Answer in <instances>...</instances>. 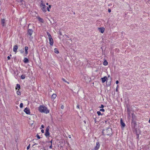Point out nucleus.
I'll use <instances>...</instances> for the list:
<instances>
[{
  "mask_svg": "<svg viewBox=\"0 0 150 150\" xmlns=\"http://www.w3.org/2000/svg\"><path fill=\"white\" fill-rule=\"evenodd\" d=\"M33 32V30L30 29H28L27 30V34L28 35L31 36L32 35Z\"/></svg>",
  "mask_w": 150,
  "mask_h": 150,
  "instance_id": "nucleus-5",
  "label": "nucleus"
},
{
  "mask_svg": "<svg viewBox=\"0 0 150 150\" xmlns=\"http://www.w3.org/2000/svg\"><path fill=\"white\" fill-rule=\"evenodd\" d=\"M49 43L51 46H52L54 43L52 37L49 38Z\"/></svg>",
  "mask_w": 150,
  "mask_h": 150,
  "instance_id": "nucleus-12",
  "label": "nucleus"
},
{
  "mask_svg": "<svg viewBox=\"0 0 150 150\" xmlns=\"http://www.w3.org/2000/svg\"><path fill=\"white\" fill-rule=\"evenodd\" d=\"M38 110L40 112L46 114L49 112V110H48L47 107L43 105H40L39 107Z\"/></svg>",
  "mask_w": 150,
  "mask_h": 150,
  "instance_id": "nucleus-2",
  "label": "nucleus"
},
{
  "mask_svg": "<svg viewBox=\"0 0 150 150\" xmlns=\"http://www.w3.org/2000/svg\"><path fill=\"white\" fill-rule=\"evenodd\" d=\"M23 62L24 63L26 64L29 62V60L27 58L25 57L23 60Z\"/></svg>",
  "mask_w": 150,
  "mask_h": 150,
  "instance_id": "nucleus-17",
  "label": "nucleus"
},
{
  "mask_svg": "<svg viewBox=\"0 0 150 150\" xmlns=\"http://www.w3.org/2000/svg\"><path fill=\"white\" fill-rule=\"evenodd\" d=\"M51 5H49L48 6V7H47V9L48 11H50V8H51Z\"/></svg>",
  "mask_w": 150,
  "mask_h": 150,
  "instance_id": "nucleus-27",
  "label": "nucleus"
},
{
  "mask_svg": "<svg viewBox=\"0 0 150 150\" xmlns=\"http://www.w3.org/2000/svg\"><path fill=\"white\" fill-rule=\"evenodd\" d=\"M25 75H22L21 76V78L22 79H25Z\"/></svg>",
  "mask_w": 150,
  "mask_h": 150,
  "instance_id": "nucleus-26",
  "label": "nucleus"
},
{
  "mask_svg": "<svg viewBox=\"0 0 150 150\" xmlns=\"http://www.w3.org/2000/svg\"><path fill=\"white\" fill-rule=\"evenodd\" d=\"M36 137L38 139H39L41 138L39 136V135L38 134H37L36 135Z\"/></svg>",
  "mask_w": 150,
  "mask_h": 150,
  "instance_id": "nucleus-38",
  "label": "nucleus"
},
{
  "mask_svg": "<svg viewBox=\"0 0 150 150\" xmlns=\"http://www.w3.org/2000/svg\"><path fill=\"white\" fill-rule=\"evenodd\" d=\"M7 59L8 60H10L11 59V58L10 57V56H8L7 57Z\"/></svg>",
  "mask_w": 150,
  "mask_h": 150,
  "instance_id": "nucleus-52",
  "label": "nucleus"
},
{
  "mask_svg": "<svg viewBox=\"0 0 150 150\" xmlns=\"http://www.w3.org/2000/svg\"><path fill=\"white\" fill-rule=\"evenodd\" d=\"M48 3H46V4L47 5H48Z\"/></svg>",
  "mask_w": 150,
  "mask_h": 150,
  "instance_id": "nucleus-63",
  "label": "nucleus"
},
{
  "mask_svg": "<svg viewBox=\"0 0 150 150\" xmlns=\"http://www.w3.org/2000/svg\"><path fill=\"white\" fill-rule=\"evenodd\" d=\"M102 135L105 136L106 135L111 136L112 134V129L109 127H106L105 129H103L102 130Z\"/></svg>",
  "mask_w": 150,
  "mask_h": 150,
  "instance_id": "nucleus-1",
  "label": "nucleus"
},
{
  "mask_svg": "<svg viewBox=\"0 0 150 150\" xmlns=\"http://www.w3.org/2000/svg\"><path fill=\"white\" fill-rule=\"evenodd\" d=\"M132 121H136L137 116L133 113L132 114Z\"/></svg>",
  "mask_w": 150,
  "mask_h": 150,
  "instance_id": "nucleus-8",
  "label": "nucleus"
},
{
  "mask_svg": "<svg viewBox=\"0 0 150 150\" xmlns=\"http://www.w3.org/2000/svg\"><path fill=\"white\" fill-rule=\"evenodd\" d=\"M20 51L21 53H23L24 52V50H21Z\"/></svg>",
  "mask_w": 150,
  "mask_h": 150,
  "instance_id": "nucleus-50",
  "label": "nucleus"
},
{
  "mask_svg": "<svg viewBox=\"0 0 150 150\" xmlns=\"http://www.w3.org/2000/svg\"><path fill=\"white\" fill-rule=\"evenodd\" d=\"M127 113H129V112H130V108L128 107H127Z\"/></svg>",
  "mask_w": 150,
  "mask_h": 150,
  "instance_id": "nucleus-31",
  "label": "nucleus"
},
{
  "mask_svg": "<svg viewBox=\"0 0 150 150\" xmlns=\"http://www.w3.org/2000/svg\"><path fill=\"white\" fill-rule=\"evenodd\" d=\"M1 23L3 27L6 26V20L4 18L1 19Z\"/></svg>",
  "mask_w": 150,
  "mask_h": 150,
  "instance_id": "nucleus-7",
  "label": "nucleus"
},
{
  "mask_svg": "<svg viewBox=\"0 0 150 150\" xmlns=\"http://www.w3.org/2000/svg\"><path fill=\"white\" fill-rule=\"evenodd\" d=\"M37 18L38 19L39 21L40 22L42 23H44V21L43 19L41 18L40 16H38Z\"/></svg>",
  "mask_w": 150,
  "mask_h": 150,
  "instance_id": "nucleus-16",
  "label": "nucleus"
},
{
  "mask_svg": "<svg viewBox=\"0 0 150 150\" xmlns=\"http://www.w3.org/2000/svg\"><path fill=\"white\" fill-rule=\"evenodd\" d=\"M18 48V46L17 45H15L13 47V52H16Z\"/></svg>",
  "mask_w": 150,
  "mask_h": 150,
  "instance_id": "nucleus-14",
  "label": "nucleus"
},
{
  "mask_svg": "<svg viewBox=\"0 0 150 150\" xmlns=\"http://www.w3.org/2000/svg\"><path fill=\"white\" fill-rule=\"evenodd\" d=\"M64 108V106L63 105H62L61 106V108L62 109H63Z\"/></svg>",
  "mask_w": 150,
  "mask_h": 150,
  "instance_id": "nucleus-48",
  "label": "nucleus"
},
{
  "mask_svg": "<svg viewBox=\"0 0 150 150\" xmlns=\"http://www.w3.org/2000/svg\"><path fill=\"white\" fill-rule=\"evenodd\" d=\"M50 128V127L49 126H47V128H46V129L45 131H48V132H49V131Z\"/></svg>",
  "mask_w": 150,
  "mask_h": 150,
  "instance_id": "nucleus-32",
  "label": "nucleus"
},
{
  "mask_svg": "<svg viewBox=\"0 0 150 150\" xmlns=\"http://www.w3.org/2000/svg\"><path fill=\"white\" fill-rule=\"evenodd\" d=\"M103 64L105 66L107 65L108 64V62L106 60H105L103 62Z\"/></svg>",
  "mask_w": 150,
  "mask_h": 150,
  "instance_id": "nucleus-24",
  "label": "nucleus"
},
{
  "mask_svg": "<svg viewBox=\"0 0 150 150\" xmlns=\"http://www.w3.org/2000/svg\"><path fill=\"white\" fill-rule=\"evenodd\" d=\"M93 117V119H94L95 122V123H97V122H98L99 121H96V118H94Z\"/></svg>",
  "mask_w": 150,
  "mask_h": 150,
  "instance_id": "nucleus-36",
  "label": "nucleus"
},
{
  "mask_svg": "<svg viewBox=\"0 0 150 150\" xmlns=\"http://www.w3.org/2000/svg\"><path fill=\"white\" fill-rule=\"evenodd\" d=\"M57 95L55 94H53L51 96V98L54 100L56 97Z\"/></svg>",
  "mask_w": 150,
  "mask_h": 150,
  "instance_id": "nucleus-20",
  "label": "nucleus"
},
{
  "mask_svg": "<svg viewBox=\"0 0 150 150\" xmlns=\"http://www.w3.org/2000/svg\"><path fill=\"white\" fill-rule=\"evenodd\" d=\"M131 124L132 128L133 129H134L136 128L135 127L137 125V122L136 121H131Z\"/></svg>",
  "mask_w": 150,
  "mask_h": 150,
  "instance_id": "nucleus-3",
  "label": "nucleus"
},
{
  "mask_svg": "<svg viewBox=\"0 0 150 150\" xmlns=\"http://www.w3.org/2000/svg\"><path fill=\"white\" fill-rule=\"evenodd\" d=\"M47 34L48 35L49 38L52 37V36L50 33L48 32H47Z\"/></svg>",
  "mask_w": 150,
  "mask_h": 150,
  "instance_id": "nucleus-29",
  "label": "nucleus"
},
{
  "mask_svg": "<svg viewBox=\"0 0 150 150\" xmlns=\"http://www.w3.org/2000/svg\"><path fill=\"white\" fill-rule=\"evenodd\" d=\"M108 79H109L110 80H111V77H110V75H108V76L107 80H108Z\"/></svg>",
  "mask_w": 150,
  "mask_h": 150,
  "instance_id": "nucleus-34",
  "label": "nucleus"
},
{
  "mask_svg": "<svg viewBox=\"0 0 150 150\" xmlns=\"http://www.w3.org/2000/svg\"><path fill=\"white\" fill-rule=\"evenodd\" d=\"M45 135L47 137H49L50 136V133L49 132L45 131Z\"/></svg>",
  "mask_w": 150,
  "mask_h": 150,
  "instance_id": "nucleus-18",
  "label": "nucleus"
},
{
  "mask_svg": "<svg viewBox=\"0 0 150 150\" xmlns=\"http://www.w3.org/2000/svg\"><path fill=\"white\" fill-rule=\"evenodd\" d=\"M76 107L77 108L79 109H80V107H79V105H78L77 106H76Z\"/></svg>",
  "mask_w": 150,
  "mask_h": 150,
  "instance_id": "nucleus-53",
  "label": "nucleus"
},
{
  "mask_svg": "<svg viewBox=\"0 0 150 150\" xmlns=\"http://www.w3.org/2000/svg\"><path fill=\"white\" fill-rule=\"evenodd\" d=\"M22 4H21L23 5H24V4H25V1H23L21 3Z\"/></svg>",
  "mask_w": 150,
  "mask_h": 150,
  "instance_id": "nucleus-55",
  "label": "nucleus"
},
{
  "mask_svg": "<svg viewBox=\"0 0 150 150\" xmlns=\"http://www.w3.org/2000/svg\"><path fill=\"white\" fill-rule=\"evenodd\" d=\"M23 107V104L21 103L20 104V107L21 108H22Z\"/></svg>",
  "mask_w": 150,
  "mask_h": 150,
  "instance_id": "nucleus-35",
  "label": "nucleus"
},
{
  "mask_svg": "<svg viewBox=\"0 0 150 150\" xmlns=\"http://www.w3.org/2000/svg\"><path fill=\"white\" fill-rule=\"evenodd\" d=\"M139 133H137V134H136V136H137V139H139Z\"/></svg>",
  "mask_w": 150,
  "mask_h": 150,
  "instance_id": "nucleus-39",
  "label": "nucleus"
},
{
  "mask_svg": "<svg viewBox=\"0 0 150 150\" xmlns=\"http://www.w3.org/2000/svg\"><path fill=\"white\" fill-rule=\"evenodd\" d=\"M97 113L98 115V116H100V115H102L103 114H102L100 111H98L97 112Z\"/></svg>",
  "mask_w": 150,
  "mask_h": 150,
  "instance_id": "nucleus-28",
  "label": "nucleus"
},
{
  "mask_svg": "<svg viewBox=\"0 0 150 150\" xmlns=\"http://www.w3.org/2000/svg\"><path fill=\"white\" fill-rule=\"evenodd\" d=\"M83 122H84L85 123V124H86V121L85 120H84L83 121Z\"/></svg>",
  "mask_w": 150,
  "mask_h": 150,
  "instance_id": "nucleus-62",
  "label": "nucleus"
},
{
  "mask_svg": "<svg viewBox=\"0 0 150 150\" xmlns=\"http://www.w3.org/2000/svg\"><path fill=\"white\" fill-rule=\"evenodd\" d=\"M30 144H29V145L27 147V150H28L29 149L30 147Z\"/></svg>",
  "mask_w": 150,
  "mask_h": 150,
  "instance_id": "nucleus-45",
  "label": "nucleus"
},
{
  "mask_svg": "<svg viewBox=\"0 0 150 150\" xmlns=\"http://www.w3.org/2000/svg\"><path fill=\"white\" fill-rule=\"evenodd\" d=\"M28 48L27 46H25V51H28Z\"/></svg>",
  "mask_w": 150,
  "mask_h": 150,
  "instance_id": "nucleus-33",
  "label": "nucleus"
},
{
  "mask_svg": "<svg viewBox=\"0 0 150 150\" xmlns=\"http://www.w3.org/2000/svg\"><path fill=\"white\" fill-rule=\"evenodd\" d=\"M107 76H105L103 78H101V80L102 82V83H104L105 81H107Z\"/></svg>",
  "mask_w": 150,
  "mask_h": 150,
  "instance_id": "nucleus-11",
  "label": "nucleus"
},
{
  "mask_svg": "<svg viewBox=\"0 0 150 150\" xmlns=\"http://www.w3.org/2000/svg\"><path fill=\"white\" fill-rule=\"evenodd\" d=\"M18 2L22 3L23 1V0H17Z\"/></svg>",
  "mask_w": 150,
  "mask_h": 150,
  "instance_id": "nucleus-42",
  "label": "nucleus"
},
{
  "mask_svg": "<svg viewBox=\"0 0 150 150\" xmlns=\"http://www.w3.org/2000/svg\"><path fill=\"white\" fill-rule=\"evenodd\" d=\"M24 111L27 114H30V110L27 107L25 108L24 110Z\"/></svg>",
  "mask_w": 150,
  "mask_h": 150,
  "instance_id": "nucleus-6",
  "label": "nucleus"
},
{
  "mask_svg": "<svg viewBox=\"0 0 150 150\" xmlns=\"http://www.w3.org/2000/svg\"><path fill=\"white\" fill-rule=\"evenodd\" d=\"M59 35H62V33L60 31H59Z\"/></svg>",
  "mask_w": 150,
  "mask_h": 150,
  "instance_id": "nucleus-56",
  "label": "nucleus"
},
{
  "mask_svg": "<svg viewBox=\"0 0 150 150\" xmlns=\"http://www.w3.org/2000/svg\"><path fill=\"white\" fill-rule=\"evenodd\" d=\"M53 141V140L52 139L50 141L48 142L51 143V144H52V142Z\"/></svg>",
  "mask_w": 150,
  "mask_h": 150,
  "instance_id": "nucleus-43",
  "label": "nucleus"
},
{
  "mask_svg": "<svg viewBox=\"0 0 150 150\" xmlns=\"http://www.w3.org/2000/svg\"><path fill=\"white\" fill-rule=\"evenodd\" d=\"M100 111H102V112H104L105 111V110L103 109V108H102V109H101L100 110Z\"/></svg>",
  "mask_w": 150,
  "mask_h": 150,
  "instance_id": "nucleus-40",
  "label": "nucleus"
},
{
  "mask_svg": "<svg viewBox=\"0 0 150 150\" xmlns=\"http://www.w3.org/2000/svg\"><path fill=\"white\" fill-rule=\"evenodd\" d=\"M20 88L21 86L20 84H17L16 85V86L15 88L17 90L18 89V90H19V89H20Z\"/></svg>",
  "mask_w": 150,
  "mask_h": 150,
  "instance_id": "nucleus-19",
  "label": "nucleus"
},
{
  "mask_svg": "<svg viewBox=\"0 0 150 150\" xmlns=\"http://www.w3.org/2000/svg\"><path fill=\"white\" fill-rule=\"evenodd\" d=\"M44 128V126L43 125H42L41 126V127H40V129H43Z\"/></svg>",
  "mask_w": 150,
  "mask_h": 150,
  "instance_id": "nucleus-44",
  "label": "nucleus"
},
{
  "mask_svg": "<svg viewBox=\"0 0 150 150\" xmlns=\"http://www.w3.org/2000/svg\"><path fill=\"white\" fill-rule=\"evenodd\" d=\"M111 80H110L108 82V81H106V85L107 86H109L111 84Z\"/></svg>",
  "mask_w": 150,
  "mask_h": 150,
  "instance_id": "nucleus-23",
  "label": "nucleus"
},
{
  "mask_svg": "<svg viewBox=\"0 0 150 150\" xmlns=\"http://www.w3.org/2000/svg\"><path fill=\"white\" fill-rule=\"evenodd\" d=\"M134 129V130L136 132V134H137V133H140V130H139V132H138L137 130V128H135V129Z\"/></svg>",
  "mask_w": 150,
  "mask_h": 150,
  "instance_id": "nucleus-25",
  "label": "nucleus"
},
{
  "mask_svg": "<svg viewBox=\"0 0 150 150\" xmlns=\"http://www.w3.org/2000/svg\"><path fill=\"white\" fill-rule=\"evenodd\" d=\"M104 123H106L107 122V120H105L104 121Z\"/></svg>",
  "mask_w": 150,
  "mask_h": 150,
  "instance_id": "nucleus-60",
  "label": "nucleus"
},
{
  "mask_svg": "<svg viewBox=\"0 0 150 150\" xmlns=\"http://www.w3.org/2000/svg\"><path fill=\"white\" fill-rule=\"evenodd\" d=\"M104 105H103V104H101V105L99 107V108H104Z\"/></svg>",
  "mask_w": 150,
  "mask_h": 150,
  "instance_id": "nucleus-41",
  "label": "nucleus"
},
{
  "mask_svg": "<svg viewBox=\"0 0 150 150\" xmlns=\"http://www.w3.org/2000/svg\"><path fill=\"white\" fill-rule=\"evenodd\" d=\"M41 132L42 133H44V129H42L41 130Z\"/></svg>",
  "mask_w": 150,
  "mask_h": 150,
  "instance_id": "nucleus-47",
  "label": "nucleus"
},
{
  "mask_svg": "<svg viewBox=\"0 0 150 150\" xmlns=\"http://www.w3.org/2000/svg\"><path fill=\"white\" fill-rule=\"evenodd\" d=\"M62 79L63 81H64L65 82H66L68 84L69 83L68 82H67V81H66L65 80V79H64V78H62Z\"/></svg>",
  "mask_w": 150,
  "mask_h": 150,
  "instance_id": "nucleus-37",
  "label": "nucleus"
},
{
  "mask_svg": "<svg viewBox=\"0 0 150 150\" xmlns=\"http://www.w3.org/2000/svg\"><path fill=\"white\" fill-rule=\"evenodd\" d=\"M98 29L100 32L101 33H103L105 30V29L103 28H99Z\"/></svg>",
  "mask_w": 150,
  "mask_h": 150,
  "instance_id": "nucleus-15",
  "label": "nucleus"
},
{
  "mask_svg": "<svg viewBox=\"0 0 150 150\" xmlns=\"http://www.w3.org/2000/svg\"><path fill=\"white\" fill-rule=\"evenodd\" d=\"M108 11L109 13H110L111 12V10L109 8L108 9Z\"/></svg>",
  "mask_w": 150,
  "mask_h": 150,
  "instance_id": "nucleus-51",
  "label": "nucleus"
},
{
  "mask_svg": "<svg viewBox=\"0 0 150 150\" xmlns=\"http://www.w3.org/2000/svg\"><path fill=\"white\" fill-rule=\"evenodd\" d=\"M59 142L60 143V144L61 145L64 144H65V141L64 139H61L60 140V141Z\"/></svg>",
  "mask_w": 150,
  "mask_h": 150,
  "instance_id": "nucleus-13",
  "label": "nucleus"
},
{
  "mask_svg": "<svg viewBox=\"0 0 150 150\" xmlns=\"http://www.w3.org/2000/svg\"><path fill=\"white\" fill-rule=\"evenodd\" d=\"M45 5L43 3V1L42 0H41L40 1V7H42V6H45Z\"/></svg>",
  "mask_w": 150,
  "mask_h": 150,
  "instance_id": "nucleus-22",
  "label": "nucleus"
},
{
  "mask_svg": "<svg viewBox=\"0 0 150 150\" xmlns=\"http://www.w3.org/2000/svg\"><path fill=\"white\" fill-rule=\"evenodd\" d=\"M54 52L57 54H59V51L58 49L57 48H55L54 49Z\"/></svg>",
  "mask_w": 150,
  "mask_h": 150,
  "instance_id": "nucleus-21",
  "label": "nucleus"
},
{
  "mask_svg": "<svg viewBox=\"0 0 150 150\" xmlns=\"http://www.w3.org/2000/svg\"><path fill=\"white\" fill-rule=\"evenodd\" d=\"M25 53L26 54L25 56H26V55H27L28 53V51H25Z\"/></svg>",
  "mask_w": 150,
  "mask_h": 150,
  "instance_id": "nucleus-46",
  "label": "nucleus"
},
{
  "mask_svg": "<svg viewBox=\"0 0 150 150\" xmlns=\"http://www.w3.org/2000/svg\"><path fill=\"white\" fill-rule=\"evenodd\" d=\"M120 124L122 128L124 127L125 126V124L123 122L122 118H121L120 119Z\"/></svg>",
  "mask_w": 150,
  "mask_h": 150,
  "instance_id": "nucleus-9",
  "label": "nucleus"
},
{
  "mask_svg": "<svg viewBox=\"0 0 150 150\" xmlns=\"http://www.w3.org/2000/svg\"><path fill=\"white\" fill-rule=\"evenodd\" d=\"M127 114H128V115L129 116H130V112H129V113H127Z\"/></svg>",
  "mask_w": 150,
  "mask_h": 150,
  "instance_id": "nucleus-59",
  "label": "nucleus"
},
{
  "mask_svg": "<svg viewBox=\"0 0 150 150\" xmlns=\"http://www.w3.org/2000/svg\"><path fill=\"white\" fill-rule=\"evenodd\" d=\"M121 34H122V35H123V34H125V33H124V32L122 31V33H121Z\"/></svg>",
  "mask_w": 150,
  "mask_h": 150,
  "instance_id": "nucleus-57",
  "label": "nucleus"
},
{
  "mask_svg": "<svg viewBox=\"0 0 150 150\" xmlns=\"http://www.w3.org/2000/svg\"><path fill=\"white\" fill-rule=\"evenodd\" d=\"M44 6H42V7H40L41 8V9L45 13L47 11V8L46 7L47 6H45V5Z\"/></svg>",
  "mask_w": 150,
  "mask_h": 150,
  "instance_id": "nucleus-10",
  "label": "nucleus"
},
{
  "mask_svg": "<svg viewBox=\"0 0 150 150\" xmlns=\"http://www.w3.org/2000/svg\"><path fill=\"white\" fill-rule=\"evenodd\" d=\"M52 144H51V145L49 146V148L52 149Z\"/></svg>",
  "mask_w": 150,
  "mask_h": 150,
  "instance_id": "nucleus-49",
  "label": "nucleus"
},
{
  "mask_svg": "<svg viewBox=\"0 0 150 150\" xmlns=\"http://www.w3.org/2000/svg\"><path fill=\"white\" fill-rule=\"evenodd\" d=\"M100 145V143L99 142H97L96 143V145L94 149L91 150H98L99 149Z\"/></svg>",
  "mask_w": 150,
  "mask_h": 150,
  "instance_id": "nucleus-4",
  "label": "nucleus"
},
{
  "mask_svg": "<svg viewBox=\"0 0 150 150\" xmlns=\"http://www.w3.org/2000/svg\"><path fill=\"white\" fill-rule=\"evenodd\" d=\"M149 123H150V119H149Z\"/></svg>",
  "mask_w": 150,
  "mask_h": 150,
  "instance_id": "nucleus-64",
  "label": "nucleus"
},
{
  "mask_svg": "<svg viewBox=\"0 0 150 150\" xmlns=\"http://www.w3.org/2000/svg\"><path fill=\"white\" fill-rule=\"evenodd\" d=\"M68 137L69 138H71V135H69Z\"/></svg>",
  "mask_w": 150,
  "mask_h": 150,
  "instance_id": "nucleus-58",
  "label": "nucleus"
},
{
  "mask_svg": "<svg viewBox=\"0 0 150 150\" xmlns=\"http://www.w3.org/2000/svg\"><path fill=\"white\" fill-rule=\"evenodd\" d=\"M119 83V81L118 80H117L116 81V84H118Z\"/></svg>",
  "mask_w": 150,
  "mask_h": 150,
  "instance_id": "nucleus-54",
  "label": "nucleus"
},
{
  "mask_svg": "<svg viewBox=\"0 0 150 150\" xmlns=\"http://www.w3.org/2000/svg\"><path fill=\"white\" fill-rule=\"evenodd\" d=\"M17 94L18 95H21V92L18 90L16 92Z\"/></svg>",
  "mask_w": 150,
  "mask_h": 150,
  "instance_id": "nucleus-30",
  "label": "nucleus"
},
{
  "mask_svg": "<svg viewBox=\"0 0 150 150\" xmlns=\"http://www.w3.org/2000/svg\"><path fill=\"white\" fill-rule=\"evenodd\" d=\"M116 91L117 92L118 91V88H116Z\"/></svg>",
  "mask_w": 150,
  "mask_h": 150,
  "instance_id": "nucleus-61",
  "label": "nucleus"
}]
</instances>
